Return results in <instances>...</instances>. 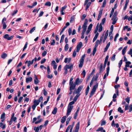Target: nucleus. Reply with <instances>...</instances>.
<instances>
[{
    "mask_svg": "<svg viewBox=\"0 0 132 132\" xmlns=\"http://www.w3.org/2000/svg\"><path fill=\"white\" fill-rule=\"evenodd\" d=\"M98 84L96 83L95 85H94L92 89L91 92L89 96V97H91L94 95V93L95 92L96 89L98 87Z\"/></svg>",
    "mask_w": 132,
    "mask_h": 132,
    "instance_id": "1",
    "label": "nucleus"
},
{
    "mask_svg": "<svg viewBox=\"0 0 132 132\" xmlns=\"http://www.w3.org/2000/svg\"><path fill=\"white\" fill-rule=\"evenodd\" d=\"M85 57V54L82 55L79 61L80 63L79 65V68H81L83 65L84 62V59Z\"/></svg>",
    "mask_w": 132,
    "mask_h": 132,
    "instance_id": "2",
    "label": "nucleus"
},
{
    "mask_svg": "<svg viewBox=\"0 0 132 132\" xmlns=\"http://www.w3.org/2000/svg\"><path fill=\"white\" fill-rule=\"evenodd\" d=\"M88 20L87 19H85V21L82 27V28L83 29V30L82 31V34H85L87 27V24L88 22Z\"/></svg>",
    "mask_w": 132,
    "mask_h": 132,
    "instance_id": "3",
    "label": "nucleus"
},
{
    "mask_svg": "<svg viewBox=\"0 0 132 132\" xmlns=\"http://www.w3.org/2000/svg\"><path fill=\"white\" fill-rule=\"evenodd\" d=\"M73 108V106L68 105L67 110V116H68L70 114L72 109Z\"/></svg>",
    "mask_w": 132,
    "mask_h": 132,
    "instance_id": "4",
    "label": "nucleus"
},
{
    "mask_svg": "<svg viewBox=\"0 0 132 132\" xmlns=\"http://www.w3.org/2000/svg\"><path fill=\"white\" fill-rule=\"evenodd\" d=\"M73 77H72L70 79L69 81L70 87H76V84L75 83V82H74V83H73Z\"/></svg>",
    "mask_w": 132,
    "mask_h": 132,
    "instance_id": "5",
    "label": "nucleus"
},
{
    "mask_svg": "<svg viewBox=\"0 0 132 132\" xmlns=\"http://www.w3.org/2000/svg\"><path fill=\"white\" fill-rule=\"evenodd\" d=\"M83 87L82 85L79 86L78 88L77 89L75 93L76 94L79 93L82 89Z\"/></svg>",
    "mask_w": 132,
    "mask_h": 132,
    "instance_id": "6",
    "label": "nucleus"
},
{
    "mask_svg": "<svg viewBox=\"0 0 132 132\" xmlns=\"http://www.w3.org/2000/svg\"><path fill=\"white\" fill-rule=\"evenodd\" d=\"M3 37L4 38L8 40H11L13 38V36H11L9 37V35L6 34Z\"/></svg>",
    "mask_w": 132,
    "mask_h": 132,
    "instance_id": "7",
    "label": "nucleus"
},
{
    "mask_svg": "<svg viewBox=\"0 0 132 132\" xmlns=\"http://www.w3.org/2000/svg\"><path fill=\"white\" fill-rule=\"evenodd\" d=\"M73 67V64H70L68 65H66L65 66V68L68 70V69H72Z\"/></svg>",
    "mask_w": 132,
    "mask_h": 132,
    "instance_id": "8",
    "label": "nucleus"
},
{
    "mask_svg": "<svg viewBox=\"0 0 132 132\" xmlns=\"http://www.w3.org/2000/svg\"><path fill=\"white\" fill-rule=\"evenodd\" d=\"M80 123L78 122L76 124V128L75 130V132H78V130L79 128Z\"/></svg>",
    "mask_w": 132,
    "mask_h": 132,
    "instance_id": "9",
    "label": "nucleus"
},
{
    "mask_svg": "<svg viewBox=\"0 0 132 132\" xmlns=\"http://www.w3.org/2000/svg\"><path fill=\"white\" fill-rule=\"evenodd\" d=\"M82 82L81 80H80L79 78H77L75 81V83L76 84V85H78L80 83H81Z\"/></svg>",
    "mask_w": 132,
    "mask_h": 132,
    "instance_id": "10",
    "label": "nucleus"
},
{
    "mask_svg": "<svg viewBox=\"0 0 132 132\" xmlns=\"http://www.w3.org/2000/svg\"><path fill=\"white\" fill-rule=\"evenodd\" d=\"M67 7V6L66 5L62 7L61 10V15H63L65 14V13L63 12L64 10L66 9V8Z\"/></svg>",
    "mask_w": 132,
    "mask_h": 132,
    "instance_id": "11",
    "label": "nucleus"
},
{
    "mask_svg": "<svg viewBox=\"0 0 132 132\" xmlns=\"http://www.w3.org/2000/svg\"><path fill=\"white\" fill-rule=\"evenodd\" d=\"M110 64V62L109 61L107 63V65L108 66V67L106 68V74L107 75V76H108L109 75V73L110 70V67H109V65Z\"/></svg>",
    "mask_w": 132,
    "mask_h": 132,
    "instance_id": "12",
    "label": "nucleus"
},
{
    "mask_svg": "<svg viewBox=\"0 0 132 132\" xmlns=\"http://www.w3.org/2000/svg\"><path fill=\"white\" fill-rule=\"evenodd\" d=\"M116 94H114V95L113 96V99H115L117 98V95L118 96L119 95V91L118 90V89H117L116 90Z\"/></svg>",
    "mask_w": 132,
    "mask_h": 132,
    "instance_id": "13",
    "label": "nucleus"
},
{
    "mask_svg": "<svg viewBox=\"0 0 132 132\" xmlns=\"http://www.w3.org/2000/svg\"><path fill=\"white\" fill-rule=\"evenodd\" d=\"M105 69V68H103V64L101 63L100 65V73H101V71H103Z\"/></svg>",
    "mask_w": 132,
    "mask_h": 132,
    "instance_id": "14",
    "label": "nucleus"
},
{
    "mask_svg": "<svg viewBox=\"0 0 132 132\" xmlns=\"http://www.w3.org/2000/svg\"><path fill=\"white\" fill-rule=\"evenodd\" d=\"M117 18H113L112 17V20H113L112 23L113 24H114L117 21Z\"/></svg>",
    "mask_w": 132,
    "mask_h": 132,
    "instance_id": "15",
    "label": "nucleus"
},
{
    "mask_svg": "<svg viewBox=\"0 0 132 132\" xmlns=\"http://www.w3.org/2000/svg\"><path fill=\"white\" fill-rule=\"evenodd\" d=\"M32 78L31 77L27 78L26 79V82L28 83L29 81L31 82L32 80Z\"/></svg>",
    "mask_w": 132,
    "mask_h": 132,
    "instance_id": "16",
    "label": "nucleus"
},
{
    "mask_svg": "<svg viewBox=\"0 0 132 132\" xmlns=\"http://www.w3.org/2000/svg\"><path fill=\"white\" fill-rule=\"evenodd\" d=\"M102 10H100L99 12V13L98 15V16L97 18V20H99L100 19L101 16L102 14Z\"/></svg>",
    "mask_w": 132,
    "mask_h": 132,
    "instance_id": "17",
    "label": "nucleus"
},
{
    "mask_svg": "<svg viewBox=\"0 0 132 132\" xmlns=\"http://www.w3.org/2000/svg\"><path fill=\"white\" fill-rule=\"evenodd\" d=\"M66 118L67 117L65 116H64L62 118L61 120V121L62 123H64L65 120Z\"/></svg>",
    "mask_w": 132,
    "mask_h": 132,
    "instance_id": "18",
    "label": "nucleus"
},
{
    "mask_svg": "<svg viewBox=\"0 0 132 132\" xmlns=\"http://www.w3.org/2000/svg\"><path fill=\"white\" fill-rule=\"evenodd\" d=\"M101 73H97L96 76H94L93 77H94V80L95 81H96L97 79L99 76V75Z\"/></svg>",
    "mask_w": 132,
    "mask_h": 132,
    "instance_id": "19",
    "label": "nucleus"
},
{
    "mask_svg": "<svg viewBox=\"0 0 132 132\" xmlns=\"http://www.w3.org/2000/svg\"><path fill=\"white\" fill-rule=\"evenodd\" d=\"M34 104L35 105V106H37L38 105L39 103V101H38V100H35L33 102Z\"/></svg>",
    "mask_w": 132,
    "mask_h": 132,
    "instance_id": "20",
    "label": "nucleus"
},
{
    "mask_svg": "<svg viewBox=\"0 0 132 132\" xmlns=\"http://www.w3.org/2000/svg\"><path fill=\"white\" fill-rule=\"evenodd\" d=\"M100 43H100L99 40H97L95 42V47L97 48L98 46V44H100Z\"/></svg>",
    "mask_w": 132,
    "mask_h": 132,
    "instance_id": "21",
    "label": "nucleus"
},
{
    "mask_svg": "<svg viewBox=\"0 0 132 132\" xmlns=\"http://www.w3.org/2000/svg\"><path fill=\"white\" fill-rule=\"evenodd\" d=\"M127 46H125L122 50V53L123 55H125V52H126V50H127Z\"/></svg>",
    "mask_w": 132,
    "mask_h": 132,
    "instance_id": "22",
    "label": "nucleus"
},
{
    "mask_svg": "<svg viewBox=\"0 0 132 132\" xmlns=\"http://www.w3.org/2000/svg\"><path fill=\"white\" fill-rule=\"evenodd\" d=\"M89 89L90 88L89 87V86L88 85L87 86V87L86 91L85 94L86 95H88L89 92Z\"/></svg>",
    "mask_w": 132,
    "mask_h": 132,
    "instance_id": "23",
    "label": "nucleus"
},
{
    "mask_svg": "<svg viewBox=\"0 0 132 132\" xmlns=\"http://www.w3.org/2000/svg\"><path fill=\"white\" fill-rule=\"evenodd\" d=\"M79 111V109H78L76 111V112L75 113L74 117V119H76L77 116V115H78V112Z\"/></svg>",
    "mask_w": 132,
    "mask_h": 132,
    "instance_id": "24",
    "label": "nucleus"
},
{
    "mask_svg": "<svg viewBox=\"0 0 132 132\" xmlns=\"http://www.w3.org/2000/svg\"><path fill=\"white\" fill-rule=\"evenodd\" d=\"M72 117H70L68 118L67 119L66 122V125L67 126L69 123V122Z\"/></svg>",
    "mask_w": 132,
    "mask_h": 132,
    "instance_id": "25",
    "label": "nucleus"
},
{
    "mask_svg": "<svg viewBox=\"0 0 132 132\" xmlns=\"http://www.w3.org/2000/svg\"><path fill=\"white\" fill-rule=\"evenodd\" d=\"M7 56V54L5 53H4L1 56V57L3 59H5Z\"/></svg>",
    "mask_w": 132,
    "mask_h": 132,
    "instance_id": "26",
    "label": "nucleus"
},
{
    "mask_svg": "<svg viewBox=\"0 0 132 132\" xmlns=\"http://www.w3.org/2000/svg\"><path fill=\"white\" fill-rule=\"evenodd\" d=\"M57 111V108H55L53 110L52 112V113L54 114H55Z\"/></svg>",
    "mask_w": 132,
    "mask_h": 132,
    "instance_id": "27",
    "label": "nucleus"
},
{
    "mask_svg": "<svg viewBox=\"0 0 132 132\" xmlns=\"http://www.w3.org/2000/svg\"><path fill=\"white\" fill-rule=\"evenodd\" d=\"M131 64V62L129 61H127L126 62V67H129V64Z\"/></svg>",
    "mask_w": 132,
    "mask_h": 132,
    "instance_id": "28",
    "label": "nucleus"
},
{
    "mask_svg": "<svg viewBox=\"0 0 132 132\" xmlns=\"http://www.w3.org/2000/svg\"><path fill=\"white\" fill-rule=\"evenodd\" d=\"M118 112L121 113H123V110L121 109V108L120 107H119L118 108Z\"/></svg>",
    "mask_w": 132,
    "mask_h": 132,
    "instance_id": "29",
    "label": "nucleus"
},
{
    "mask_svg": "<svg viewBox=\"0 0 132 132\" xmlns=\"http://www.w3.org/2000/svg\"><path fill=\"white\" fill-rule=\"evenodd\" d=\"M80 95H77L73 99V101H74L75 102L78 99V98L79 96Z\"/></svg>",
    "mask_w": 132,
    "mask_h": 132,
    "instance_id": "30",
    "label": "nucleus"
},
{
    "mask_svg": "<svg viewBox=\"0 0 132 132\" xmlns=\"http://www.w3.org/2000/svg\"><path fill=\"white\" fill-rule=\"evenodd\" d=\"M103 27L102 26V24H100L99 26V28L98 29V31L99 32H101L102 30Z\"/></svg>",
    "mask_w": 132,
    "mask_h": 132,
    "instance_id": "31",
    "label": "nucleus"
},
{
    "mask_svg": "<svg viewBox=\"0 0 132 132\" xmlns=\"http://www.w3.org/2000/svg\"><path fill=\"white\" fill-rule=\"evenodd\" d=\"M36 27H34L32 28L30 31L29 32L30 34H32L34 30H35Z\"/></svg>",
    "mask_w": 132,
    "mask_h": 132,
    "instance_id": "32",
    "label": "nucleus"
},
{
    "mask_svg": "<svg viewBox=\"0 0 132 132\" xmlns=\"http://www.w3.org/2000/svg\"><path fill=\"white\" fill-rule=\"evenodd\" d=\"M82 46V43L81 42H80L79 44L77 45V47L80 48Z\"/></svg>",
    "mask_w": 132,
    "mask_h": 132,
    "instance_id": "33",
    "label": "nucleus"
},
{
    "mask_svg": "<svg viewBox=\"0 0 132 132\" xmlns=\"http://www.w3.org/2000/svg\"><path fill=\"white\" fill-rule=\"evenodd\" d=\"M68 46L69 45L68 44H66L65 45L64 47V50L65 51H67L68 50L69 48Z\"/></svg>",
    "mask_w": 132,
    "mask_h": 132,
    "instance_id": "34",
    "label": "nucleus"
},
{
    "mask_svg": "<svg viewBox=\"0 0 132 132\" xmlns=\"http://www.w3.org/2000/svg\"><path fill=\"white\" fill-rule=\"evenodd\" d=\"M91 4L90 2H88L87 4L86 5V10H87Z\"/></svg>",
    "mask_w": 132,
    "mask_h": 132,
    "instance_id": "35",
    "label": "nucleus"
},
{
    "mask_svg": "<svg viewBox=\"0 0 132 132\" xmlns=\"http://www.w3.org/2000/svg\"><path fill=\"white\" fill-rule=\"evenodd\" d=\"M91 75L89 74L88 75L86 81V84L88 82L89 80L91 77Z\"/></svg>",
    "mask_w": 132,
    "mask_h": 132,
    "instance_id": "36",
    "label": "nucleus"
},
{
    "mask_svg": "<svg viewBox=\"0 0 132 132\" xmlns=\"http://www.w3.org/2000/svg\"><path fill=\"white\" fill-rule=\"evenodd\" d=\"M96 48H97L96 47H94L93 49L92 53L93 56L95 54L96 52Z\"/></svg>",
    "mask_w": 132,
    "mask_h": 132,
    "instance_id": "37",
    "label": "nucleus"
},
{
    "mask_svg": "<svg viewBox=\"0 0 132 132\" xmlns=\"http://www.w3.org/2000/svg\"><path fill=\"white\" fill-rule=\"evenodd\" d=\"M51 45H54L55 44V41L54 39H52L51 41Z\"/></svg>",
    "mask_w": 132,
    "mask_h": 132,
    "instance_id": "38",
    "label": "nucleus"
},
{
    "mask_svg": "<svg viewBox=\"0 0 132 132\" xmlns=\"http://www.w3.org/2000/svg\"><path fill=\"white\" fill-rule=\"evenodd\" d=\"M72 126H71V125H69V126L67 128L65 132H68L69 131V129H70L72 127Z\"/></svg>",
    "mask_w": 132,
    "mask_h": 132,
    "instance_id": "39",
    "label": "nucleus"
},
{
    "mask_svg": "<svg viewBox=\"0 0 132 132\" xmlns=\"http://www.w3.org/2000/svg\"><path fill=\"white\" fill-rule=\"evenodd\" d=\"M103 129V128L102 127H100L98 129H97L96 130V131H102V130Z\"/></svg>",
    "mask_w": 132,
    "mask_h": 132,
    "instance_id": "40",
    "label": "nucleus"
},
{
    "mask_svg": "<svg viewBox=\"0 0 132 132\" xmlns=\"http://www.w3.org/2000/svg\"><path fill=\"white\" fill-rule=\"evenodd\" d=\"M106 0H104L103 2V3L102 5V7H104L105 6L106 4Z\"/></svg>",
    "mask_w": 132,
    "mask_h": 132,
    "instance_id": "41",
    "label": "nucleus"
},
{
    "mask_svg": "<svg viewBox=\"0 0 132 132\" xmlns=\"http://www.w3.org/2000/svg\"><path fill=\"white\" fill-rule=\"evenodd\" d=\"M108 32H109L108 30H107L105 33V34L104 38H106V39L107 38L108 36Z\"/></svg>",
    "mask_w": 132,
    "mask_h": 132,
    "instance_id": "42",
    "label": "nucleus"
},
{
    "mask_svg": "<svg viewBox=\"0 0 132 132\" xmlns=\"http://www.w3.org/2000/svg\"><path fill=\"white\" fill-rule=\"evenodd\" d=\"M76 87H69V91L70 92L72 93L73 90L75 89Z\"/></svg>",
    "mask_w": 132,
    "mask_h": 132,
    "instance_id": "43",
    "label": "nucleus"
},
{
    "mask_svg": "<svg viewBox=\"0 0 132 132\" xmlns=\"http://www.w3.org/2000/svg\"><path fill=\"white\" fill-rule=\"evenodd\" d=\"M125 100L128 104L130 101V98L128 97H127V98L125 99Z\"/></svg>",
    "mask_w": 132,
    "mask_h": 132,
    "instance_id": "44",
    "label": "nucleus"
},
{
    "mask_svg": "<svg viewBox=\"0 0 132 132\" xmlns=\"http://www.w3.org/2000/svg\"><path fill=\"white\" fill-rule=\"evenodd\" d=\"M94 77H93L91 80V82H90V87H91L93 84V81H94Z\"/></svg>",
    "mask_w": 132,
    "mask_h": 132,
    "instance_id": "45",
    "label": "nucleus"
},
{
    "mask_svg": "<svg viewBox=\"0 0 132 132\" xmlns=\"http://www.w3.org/2000/svg\"><path fill=\"white\" fill-rule=\"evenodd\" d=\"M43 93L46 96L47 94V93L45 89H44L43 90Z\"/></svg>",
    "mask_w": 132,
    "mask_h": 132,
    "instance_id": "46",
    "label": "nucleus"
},
{
    "mask_svg": "<svg viewBox=\"0 0 132 132\" xmlns=\"http://www.w3.org/2000/svg\"><path fill=\"white\" fill-rule=\"evenodd\" d=\"M3 24V29H4L6 28L7 26L5 22L2 23Z\"/></svg>",
    "mask_w": 132,
    "mask_h": 132,
    "instance_id": "47",
    "label": "nucleus"
},
{
    "mask_svg": "<svg viewBox=\"0 0 132 132\" xmlns=\"http://www.w3.org/2000/svg\"><path fill=\"white\" fill-rule=\"evenodd\" d=\"M117 14H118V13H117V12L115 11L114 13V14H113V16L112 17L115 18H117L116 16L117 15Z\"/></svg>",
    "mask_w": 132,
    "mask_h": 132,
    "instance_id": "48",
    "label": "nucleus"
},
{
    "mask_svg": "<svg viewBox=\"0 0 132 132\" xmlns=\"http://www.w3.org/2000/svg\"><path fill=\"white\" fill-rule=\"evenodd\" d=\"M93 25L92 24H90L88 26V29L91 30V29L92 28Z\"/></svg>",
    "mask_w": 132,
    "mask_h": 132,
    "instance_id": "49",
    "label": "nucleus"
},
{
    "mask_svg": "<svg viewBox=\"0 0 132 132\" xmlns=\"http://www.w3.org/2000/svg\"><path fill=\"white\" fill-rule=\"evenodd\" d=\"M5 114L4 113L2 114L1 115V119H5Z\"/></svg>",
    "mask_w": 132,
    "mask_h": 132,
    "instance_id": "50",
    "label": "nucleus"
},
{
    "mask_svg": "<svg viewBox=\"0 0 132 132\" xmlns=\"http://www.w3.org/2000/svg\"><path fill=\"white\" fill-rule=\"evenodd\" d=\"M105 20L106 19L105 18H103L102 20V22L100 24H102H102H104L105 23Z\"/></svg>",
    "mask_w": 132,
    "mask_h": 132,
    "instance_id": "51",
    "label": "nucleus"
},
{
    "mask_svg": "<svg viewBox=\"0 0 132 132\" xmlns=\"http://www.w3.org/2000/svg\"><path fill=\"white\" fill-rule=\"evenodd\" d=\"M106 124V122L105 120L103 121H102L101 123V126H102L105 125Z\"/></svg>",
    "mask_w": 132,
    "mask_h": 132,
    "instance_id": "52",
    "label": "nucleus"
},
{
    "mask_svg": "<svg viewBox=\"0 0 132 132\" xmlns=\"http://www.w3.org/2000/svg\"><path fill=\"white\" fill-rule=\"evenodd\" d=\"M68 32L69 35L70 36L72 33V29L71 28H69L68 30Z\"/></svg>",
    "mask_w": 132,
    "mask_h": 132,
    "instance_id": "53",
    "label": "nucleus"
},
{
    "mask_svg": "<svg viewBox=\"0 0 132 132\" xmlns=\"http://www.w3.org/2000/svg\"><path fill=\"white\" fill-rule=\"evenodd\" d=\"M116 56V55L115 54H114L111 58V59L112 61H114L115 60Z\"/></svg>",
    "mask_w": 132,
    "mask_h": 132,
    "instance_id": "54",
    "label": "nucleus"
},
{
    "mask_svg": "<svg viewBox=\"0 0 132 132\" xmlns=\"http://www.w3.org/2000/svg\"><path fill=\"white\" fill-rule=\"evenodd\" d=\"M104 34H103L102 35V36H101L100 37V40L99 41L100 42V43H101L104 37Z\"/></svg>",
    "mask_w": 132,
    "mask_h": 132,
    "instance_id": "55",
    "label": "nucleus"
},
{
    "mask_svg": "<svg viewBox=\"0 0 132 132\" xmlns=\"http://www.w3.org/2000/svg\"><path fill=\"white\" fill-rule=\"evenodd\" d=\"M34 83L35 84H36V85L37 84H38V83H39V80H38H38H37V79H35L34 80Z\"/></svg>",
    "mask_w": 132,
    "mask_h": 132,
    "instance_id": "56",
    "label": "nucleus"
},
{
    "mask_svg": "<svg viewBox=\"0 0 132 132\" xmlns=\"http://www.w3.org/2000/svg\"><path fill=\"white\" fill-rule=\"evenodd\" d=\"M46 59H43L41 61V64H43L46 61Z\"/></svg>",
    "mask_w": 132,
    "mask_h": 132,
    "instance_id": "57",
    "label": "nucleus"
},
{
    "mask_svg": "<svg viewBox=\"0 0 132 132\" xmlns=\"http://www.w3.org/2000/svg\"><path fill=\"white\" fill-rule=\"evenodd\" d=\"M125 111L127 110H128V109L129 106L128 104H126L125 105Z\"/></svg>",
    "mask_w": 132,
    "mask_h": 132,
    "instance_id": "58",
    "label": "nucleus"
},
{
    "mask_svg": "<svg viewBox=\"0 0 132 132\" xmlns=\"http://www.w3.org/2000/svg\"><path fill=\"white\" fill-rule=\"evenodd\" d=\"M47 52L46 51H44L42 54V56H45L47 54Z\"/></svg>",
    "mask_w": 132,
    "mask_h": 132,
    "instance_id": "59",
    "label": "nucleus"
},
{
    "mask_svg": "<svg viewBox=\"0 0 132 132\" xmlns=\"http://www.w3.org/2000/svg\"><path fill=\"white\" fill-rule=\"evenodd\" d=\"M75 20V18H74V16H72L70 19V22H72L73 21H74Z\"/></svg>",
    "mask_w": 132,
    "mask_h": 132,
    "instance_id": "60",
    "label": "nucleus"
},
{
    "mask_svg": "<svg viewBox=\"0 0 132 132\" xmlns=\"http://www.w3.org/2000/svg\"><path fill=\"white\" fill-rule=\"evenodd\" d=\"M18 10H15L12 13V16H14L15 14L17 12Z\"/></svg>",
    "mask_w": 132,
    "mask_h": 132,
    "instance_id": "61",
    "label": "nucleus"
},
{
    "mask_svg": "<svg viewBox=\"0 0 132 132\" xmlns=\"http://www.w3.org/2000/svg\"><path fill=\"white\" fill-rule=\"evenodd\" d=\"M86 73V72L85 70H84L82 73V74L83 76L84 77H85Z\"/></svg>",
    "mask_w": 132,
    "mask_h": 132,
    "instance_id": "62",
    "label": "nucleus"
},
{
    "mask_svg": "<svg viewBox=\"0 0 132 132\" xmlns=\"http://www.w3.org/2000/svg\"><path fill=\"white\" fill-rule=\"evenodd\" d=\"M75 102L73 101H72L70 102L69 103V105H68L69 106H71V105L74 104L75 103Z\"/></svg>",
    "mask_w": 132,
    "mask_h": 132,
    "instance_id": "63",
    "label": "nucleus"
},
{
    "mask_svg": "<svg viewBox=\"0 0 132 132\" xmlns=\"http://www.w3.org/2000/svg\"><path fill=\"white\" fill-rule=\"evenodd\" d=\"M129 107L130 108L129 109V112H130L132 111V105L130 104L129 106Z\"/></svg>",
    "mask_w": 132,
    "mask_h": 132,
    "instance_id": "64",
    "label": "nucleus"
}]
</instances>
